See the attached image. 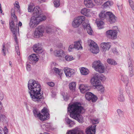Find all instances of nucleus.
Masks as SVG:
<instances>
[{
	"instance_id": "nucleus-64",
	"label": "nucleus",
	"mask_w": 134,
	"mask_h": 134,
	"mask_svg": "<svg viewBox=\"0 0 134 134\" xmlns=\"http://www.w3.org/2000/svg\"><path fill=\"white\" fill-rule=\"evenodd\" d=\"M44 134H49L48 133L46 132V133H44Z\"/></svg>"
},
{
	"instance_id": "nucleus-61",
	"label": "nucleus",
	"mask_w": 134,
	"mask_h": 134,
	"mask_svg": "<svg viewBox=\"0 0 134 134\" xmlns=\"http://www.w3.org/2000/svg\"><path fill=\"white\" fill-rule=\"evenodd\" d=\"M2 131L1 130V129L0 128V134L2 133Z\"/></svg>"
},
{
	"instance_id": "nucleus-53",
	"label": "nucleus",
	"mask_w": 134,
	"mask_h": 134,
	"mask_svg": "<svg viewBox=\"0 0 134 134\" xmlns=\"http://www.w3.org/2000/svg\"><path fill=\"white\" fill-rule=\"evenodd\" d=\"M3 130L4 132V134H7V133L8 132V130L5 127H4Z\"/></svg>"
},
{
	"instance_id": "nucleus-42",
	"label": "nucleus",
	"mask_w": 134,
	"mask_h": 134,
	"mask_svg": "<svg viewBox=\"0 0 134 134\" xmlns=\"http://www.w3.org/2000/svg\"><path fill=\"white\" fill-rule=\"evenodd\" d=\"M54 4L55 7H58L60 5L59 0H55L54 1Z\"/></svg>"
},
{
	"instance_id": "nucleus-26",
	"label": "nucleus",
	"mask_w": 134,
	"mask_h": 134,
	"mask_svg": "<svg viewBox=\"0 0 134 134\" xmlns=\"http://www.w3.org/2000/svg\"><path fill=\"white\" fill-rule=\"evenodd\" d=\"M122 90H120L119 94L118 97V100L120 102H123L125 100L124 97L122 93Z\"/></svg>"
},
{
	"instance_id": "nucleus-17",
	"label": "nucleus",
	"mask_w": 134,
	"mask_h": 134,
	"mask_svg": "<svg viewBox=\"0 0 134 134\" xmlns=\"http://www.w3.org/2000/svg\"><path fill=\"white\" fill-rule=\"evenodd\" d=\"M121 79L122 81L126 85V90L127 92H129L130 90V88L127 89V87L128 86L129 83L128 78V77L124 75H121Z\"/></svg>"
},
{
	"instance_id": "nucleus-16",
	"label": "nucleus",
	"mask_w": 134,
	"mask_h": 134,
	"mask_svg": "<svg viewBox=\"0 0 134 134\" xmlns=\"http://www.w3.org/2000/svg\"><path fill=\"white\" fill-rule=\"evenodd\" d=\"M100 46L102 48V51L105 52L109 50L111 47V45L109 42H103L100 44Z\"/></svg>"
},
{
	"instance_id": "nucleus-47",
	"label": "nucleus",
	"mask_w": 134,
	"mask_h": 134,
	"mask_svg": "<svg viewBox=\"0 0 134 134\" xmlns=\"http://www.w3.org/2000/svg\"><path fill=\"white\" fill-rule=\"evenodd\" d=\"M74 48H75V46L74 45L72 44L70 45L69 47V52L71 51L72 49Z\"/></svg>"
},
{
	"instance_id": "nucleus-32",
	"label": "nucleus",
	"mask_w": 134,
	"mask_h": 134,
	"mask_svg": "<svg viewBox=\"0 0 134 134\" xmlns=\"http://www.w3.org/2000/svg\"><path fill=\"white\" fill-rule=\"evenodd\" d=\"M76 85V82H72L70 83L69 85V87L70 89L72 91L75 90Z\"/></svg>"
},
{
	"instance_id": "nucleus-10",
	"label": "nucleus",
	"mask_w": 134,
	"mask_h": 134,
	"mask_svg": "<svg viewBox=\"0 0 134 134\" xmlns=\"http://www.w3.org/2000/svg\"><path fill=\"white\" fill-rule=\"evenodd\" d=\"M88 44L90 47V51L93 53L97 54L99 52V47L97 44L93 41L90 40L88 41Z\"/></svg>"
},
{
	"instance_id": "nucleus-21",
	"label": "nucleus",
	"mask_w": 134,
	"mask_h": 134,
	"mask_svg": "<svg viewBox=\"0 0 134 134\" xmlns=\"http://www.w3.org/2000/svg\"><path fill=\"white\" fill-rule=\"evenodd\" d=\"M66 134H84L83 131L79 129L76 128L70 130Z\"/></svg>"
},
{
	"instance_id": "nucleus-45",
	"label": "nucleus",
	"mask_w": 134,
	"mask_h": 134,
	"mask_svg": "<svg viewBox=\"0 0 134 134\" xmlns=\"http://www.w3.org/2000/svg\"><path fill=\"white\" fill-rule=\"evenodd\" d=\"M129 1L130 7L132 8V9L133 10L134 8V5L133 2L131 0H129Z\"/></svg>"
},
{
	"instance_id": "nucleus-9",
	"label": "nucleus",
	"mask_w": 134,
	"mask_h": 134,
	"mask_svg": "<svg viewBox=\"0 0 134 134\" xmlns=\"http://www.w3.org/2000/svg\"><path fill=\"white\" fill-rule=\"evenodd\" d=\"M85 20V17L83 16H81L74 19L72 23V25L74 28L79 27Z\"/></svg>"
},
{
	"instance_id": "nucleus-50",
	"label": "nucleus",
	"mask_w": 134,
	"mask_h": 134,
	"mask_svg": "<svg viewBox=\"0 0 134 134\" xmlns=\"http://www.w3.org/2000/svg\"><path fill=\"white\" fill-rule=\"evenodd\" d=\"M64 100L65 101H67L69 99V96L67 94L63 95Z\"/></svg>"
},
{
	"instance_id": "nucleus-25",
	"label": "nucleus",
	"mask_w": 134,
	"mask_h": 134,
	"mask_svg": "<svg viewBox=\"0 0 134 134\" xmlns=\"http://www.w3.org/2000/svg\"><path fill=\"white\" fill-rule=\"evenodd\" d=\"M84 3L87 7L89 8H92L94 6L91 0H84Z\"/></svg>"
},
{
	"instance_id": "nucleus-4",
	"label": "nucleus",
	"mask_w": 134,
	"mask_h": 134,
	"mask_svg": "<svg viewBox=\"0 0 134 134\" xmlns=\"http://www.w3.org/2000/svg\"><path fill=\"white\" fill-rule=\"evenodd\" d=\"M33 112L35 116L38 117L42 121H43L49 118V114L48 110L45 108H44L42 110L41 113L43 115L41 114L40 112L36 109L33 110Z\"/></svg>"
},
{
	"instance_id": "nucleus-40",
	"label": "nucleus",
	"mask_w": 134,
	"mask_h": 134,
	"mask_svg": "<svg viewBox=\"0 0 134 134\" xmlns=\"http://www.w3.org/2000/svg\"><path fill=\"white\" fill-rule=\"evenodd\" d=\"M2 52L3 53L4 56L6 55V48L5 46V44L4 43H3V45Z\"/></svg>"
},
{
	"instance_id": "nucleus-58",
	"label": "nucleus",
	"mask_w": 134,
	"mask_h": 134,
	"mask_svg": "<svg viewBox=\"0 0 134 134\" xmlns=\"http://www.w3.org/2000/svg\"><path fill=\"white\" fill-rule=\"evenodd\" d=\"M22 25V24L20 21H19V23L18 26H21Z\"/></svg>"
},
{
	"instance_id": "nucleus-15",
	"label": "nucleus",
	"mask_w": 134,
	"mask_h": 134,
	"mask_svg": "<svg viewBox=\"0 0 134 134\" xmlns=\"http://www.w3.org/2000/svg\"><path fill=\"white\" fill-rule=\"evenodd\" d=\"M29 59L30 63L32 64H35L38 60V56L35 54H32L30 55L29 57Z\"/></svg>"
},
{
	"instance_id": "nucleus-43",
	"label": "nucleus",
	"mask_w": 134,
	"mask_h": 134,
	"mask_svg": "<svg viewBox=\"0 0 134 134\" xmlns=\"http://www.w3.org/2000/svg\"><path fill=\"white\" fill-rule=\"evenodd\" d=\"M91 121L93 124H98L99 122V119H94L91 120Z\"/></svg>"
},
{
	"instance_id": "nucleus-39",
	"label": "nucleus",
	"mask_w": 134,
	"mask_h": 134,
	"mask_svg": "<svg viewBox=\"0 0 134 134\" xmlns=\"http://www.w3.org/2000/svg\"><path fill=\"white\" fill-rule=\"evenodd\" d=\"M117 112L118 115L119 116L122 117L124 115V112L122 110L118 109L117 110Z\"/></svg>"
},
{
	"instance_id": "nucleus-59",
	"label": "nucleus",
	"mask_w": 134,
	"mask_h": 134,
	"mask_svg": "<svg viewBox=\"0 0 134 134\" xmlns=\"http://www.w3.org/2000/svg\"><path fill=\"white\" fill-rule=\"evenodd\" d=\"M9 64L11 66H12V62L11 61H9Z\"/></svg>"
},
{
	"instance_id": "nucleus-51",
	"label": "nucleus",
	"mask_w": 134,
	"mask_h": 134,
	"mask_svg": "<svg viewBox=\"0 0 134 134\" xmlns=\"http://www.w3.org/2000/svg\"><path fill=\"white\" fill-rule=\"evenodd\" d=\"M47 84L51 87H53L54 85V83L53 82H48L47 83Z\"/></svg>"
},
{
	"instance_id": "nucleus-41",
	"label": "nucleus",
	"mask_w": 134,
	"mask_h": 134,
	"mask_svg": "<svg viewBox=\"0 0 134 134\" xmlns=\"http://www.w3.org/2000/svg\"><path fill=\"white\" fill-rule=\"evenodd\" d=\"M65 59L67 61H70L74 59L73 57L72 56L67 55L65 57Z\"/></svg>"
},
{
	"instance_id": "nucleus-38",
	"label": "nucleus",
	"mask_w": 134,
	"mask_h": 134,
	"mask_svg": "<svg viewBox=\"0 0 134 134\" xmlns=\"http://www.w3.org/2000/svg\"><path fill=\"white\" fill-rule=\"evenodd\" d=\"M107 62L108 63L111 65H115L117 64L116 61L113 59H108L107 60Z\"/></svg>"
},
{
	"instance_id": "nucleus-18",
	"label": "nucleus",
	"mask_w": 134,
	"mask_h": 134,
	"mask_svg": "<svg viewBox=\"0 0 134 134\" xmlns=\"http://www.w3.org/2000/svg\"><path fill=\"white\" fill-rule=\"evenodd\" d=\"M107 15H108V17L109 18V20L110 23H113L115 22L116 17L112 12H108Z\"/></svg>"
},
{
	"instance_id": "nucleus-2",
	"label": "nucleus",
	"mask_w": 134,
	"mask_h": 134,
	"mask_svg": "<svg viewBox=\"0 0 134 134\" xmlns=\"http://www.w3.org/2000/svg\"><path fill=\"white\" fill-rule=\"evenodd\" d=\"M83 108L81 104L78 102H75L71 105H69L68 111L70 113L71 118L78 121L80 123L83 122V118L80 114Z\"/></svg>"
},
{
	"instance_id": "nucleus-62",
	"label": "nucleus",
	"mask_w": 134,
	"mask_h": 134,
	"mask_svg": "<svg viewBox=\"0 0 134 134\" xmlns=\"http://www.w3.org/2000/svg\"><path fill=\"white\" fill-rule=\"evenodd\" d=\"M2 8H0V12L1 13H2Z\"/></svg>"
},
{
	"instance_id": "nucleus-19",
	"label": "nucleus",
	"mask_w": 134,
	"mask_h": 134,
	"mask_svg": "<svg viewBox=\"0 0 134 134\" xmlns=\"http://www.w3.org/2000/svg\"><path fill=\"white\" fill-rule=\"evenodd\" d=\"M34 51L36 53L40 54L43 52V50L39 44H36L34 45L33 47Z\"/></svg>"
},
{
	"instance_id": "nucleus-63",
	"label": "nucleus",
	"mask_w": 134,
	"mask_h": 134,
	"mask_svg": "<svg viewBox=\"0 0 134 134\" xmlns=\"http://www.w3.org/2000/svg\"><path fill=\"white\" fill-rule=\"evenodd\" d=\"M50 51L51 52L52 51H53V49L52 48L50 49Z\"/></svg>"
},
{
	"instance_id": "nucleus-24",
	"label": "nucleus",
	"mask_w": 134,
	"mask_h": 134,
	"mask_svg": "<svg viewBox=\"0 0 134 134\" xmlns=\"http://www.w3.org/2000/svg\"><path fill=\"white\" fill-rule=\"evenodd\" d=\"M81 92L84 93L89 90V87L86 85H81L79 87Z\"/></svg>"
},
{
	"instance_id": "nucleus-37",
	"label": "nucleus",
	"mask_w": 134,
	"mask_h": 134,
	"mask_svg": "<svg viewBox=\"0 0 134 134\" xmlns=\"http://www.w3.org/2000/svg\"><path fill=\"white\" fill-rule=\"evenodd\" d=\"M93 94L91 92H87L85 94V97L86 99L88 101L91 100V98Z\"/></svg>"
},
{
	"instance_id": "nucleus-22",
	"label": "nucleus",
	"mask_w": 134,
	"mask_h": 134,
	"mask_svg": "<svg viewBox=\"0 0 134 134\" xmlns=\"http://www.w3.org/2000/svg\"><path fill=\"white\" fill-rule=\"evenodd\" d=\"M81 12L82 14L87 16L90 17L91 16V12L90 10L87 8H84L82 9Z\"/></svg>"
},
{
	"instance_id": "nucleus-52",
	"label": "nucleus",
	"mask_w": 134,
	"mask_h": 134,
	"mask_svg": "<svg viewBox=\"0 0 134 134\" xmlns=\"http://www.w3.org/2000/svg\"><path fill=\"white\" fill-rule=\"evenodd\" d=\"M27 70L28 71H30L31 69V66L30 65L27 64L26 65Z\"/></svg>"
},
{
	"instance_id": "nucleus-54",
	"label": "nucleus",
	"mask_w": 134,
	"mask_h": 134,
	"mask_svg": "<svg viewBox=\"0 0 134 134\" xmlns=\"http://www.w3.org/2000/svg\"><path fill=\"white\" fill-rule=\"evenodd\" d=\"M128 65L129 64H130V62L132 63L131 61V57H129V59L128 60Z\"/></svg>"
},
{
	"instance_id": "nucleus-1",
	"label": "nucleus",
	"mask_w": 134,
	"mask_h": 134,
	"mask_svg": "<svg viewBox=\"0 0 134 134\" xmlns=\"http://www.w3.org/2000/svg\"><path fill=\"white\" fill-rule=\"evenodd\" d=\"M27 86L29 93L32 100L37 102L41 101L43 96L40 93L41 88L39 83L34 80L31 79L28 82Z\"/></svg>"
},
{
	"instance_id": "nucleus-27",
	"label": "nucleus",
	"mask_w": 134,
	"mask_h": 134,
	"mask_svg": "<svg viewBox=\"0 0 134 134\" xmlns=\"http://www.w3.org/2000/svg\"><path fill=\"white\" fill-rule=\"evenodd\" d=\"M14 37L16 43L15 44V50L17 55H19L20 54V50L18 44V43L16 39V36H14Z\"/></svg>"
},
{
	"instance_id": "nucleus-31",
	"label": "nucleus",
	"mask_w": 134,
	"mask_h": 134,
	"mask_svg": "<svg viewBox=\"0 0 134 134\" xmlns=\"http://www.w3.org/2000/svg\"><path fill=\"white\" fill-rule=\"evenodd\" d=\"M107 12L105 13L104 11H102L99 14V16L100 19L103 20L104 18L108 17V16L107 15Z\"/></svg>"
},
{
	"instance_id": "nucleus-5",
	"label": "nucleus",
	"mask_w": 134,
	"mask_h": 134,
	"mask_svg": "<svg viewBox=\"0 0 134 134\" xmlns=\"http://www.w3.org/2000/svg\"><path fill=\"white\" fill-rule=\"evenodd\" d=\"M11 15L13 20H12L9 23L10 28L14 36H16L17 34H18V30H17V27H15L14 21H17L18 20L17 16L15 15L14 10L12 9L11 10Z\"/></svg>"
},
{
	"instance_id": "nucleus-13",
	"label": "nucleus",
	"mask_w": 134,
	"mask_h": 134,
	"mask_svg": "<svg viewBox=\"0 0 134 134\" xmlns=\"http://www.w3.org/2000/svg\"><path fill=\"white\" fill-rule=\"evenodd\" d=\"M53 54L55 56L62 58H64L65 55L64 52L61 49L55 50L54 51Z\"/></svg>"
},
{
	"instance_id": "nucleus-36",
	"label": "nucleus",
	"mask_w": 134,
	"mask_h": 134,
	"mask_svg": "<svg viewBox=\"0 0 134 134\" xmlns=\"http://www.w3.org/2000/svg\"><path fill=\"white\" fill-rule=\"evenodd\" d=\"M65 120L67 124L69 125V126L70 127H72V126L75 124L74 122L68 118H65Z\"/></svg>"
},
{
	"instance_id": "nucleus-35",
	"label": "nucleus",
	"mask_w": 134,
	"mask_h": 134,
	"mask_svg": "<svg viewBox=\"0 0 134 134\" xmlns=\"http://www.w3.org/2000/svg\"><path fill=\"white\" fill-rule=\"evenodd\" d=\"M96 23L99 29H102L103 27L104 23L103 21H98L97 20L96 21Z\"/></svg>"
},
{
	"instance_id": "nucleus-60",
	"label": "nucleus",
	"mask_w": 134,
	"mask_h": 134,
	"mask_svg": "<svg viewBox=\"0 0 134 134\" xmlns=\"http://www.w3.org/2000/svg\"><path fill=\"white\" fill-rule=\"evenodd\" d=\"M1 21V23L2 24H3L4 23V21H3V20H2Z\"/></svg>"
},
{
	"instance_id": "nucleus-30",
	"label": "nucleus",
	"mask_w": 134,
	"mask_h": 134,
	"mask_svg": "<svg viewBox=\"0 0 134 134\" xmlns=\"http://www.w3.org/2000/svg\"><path fill=\"white\" fill-rule=\"evenodd\" d=\"M75 48L77 50L82 49V47L81 46V42L80 41H77L74 42Z\"/></svg>"
},
{
	"instance_id": "nucleus-44",
	"label": "nucleus",
	"mask_w": 134,
	"mask_h": 134,
	"mask_svg": "<svg viewBox=\"0 0 134 134\" xmlns=\"http://www.w3.org/2000/svg\"><path fill=\"white\" fill-rule=\"evenodd\" d=\"M97 99V97L96 96L93 94L91 99L92 101L93 102H96Z\"/></svg>"
},
{
	"instance_id": "nucleus-48",
	"label": "nucleus",
	"mask_w": 134,
	"mask_h": 134,
	"mask_svg": "<svg viewBox=\"0 0 134 134\" xmlns=\"http://www.w3.org/2000/svg\"><path fill=\"white\" fill-rule=\"evenodd\" d=\"M117 6L118 7V8L120 10H121L122 9V4H119L118 3Z\"/></svg>"
},
{
	"instance_id": "nucleus-14",
	"label": "nucleus",
	"mask_w": 134,
	"mask_h": 134,
	"mask_svg": "<svg viewBox=\"0 0 134 134\" xmlns=\"http://www.w3.org/2000/svg\"><path fill=\"white\" fill-rule=\"evenodd\" d=\"M64 70L66 76L68 77H71L75 73V71L74 69L68 68H64Z\"/></svg>"
},
{
	"instance_id": "nucleus-3",
	"label": "nucleus",
	"mask_w": 134,
	"mask_h": 134,
	"mask_svg": "<svg viewBox=\"0 0 134 134\" xmlns=\"http://www.w3.org/2000/svg\"><path fill=\"white\" fill-rule=\"evenodd\" d=\"M99 76L98 73L94 74L93 77L91 79V82L94 89H96L98 91L102 93H103L104 91V88L101 85V82L99 80Z\"/></svg>"
},
{
	"instance_id": "nucleus-29",
	"label": "nucleus",
	"mask_w": 134,
	"mask_h": 134,
	"mask_svg": "<svg viewBox=\"0 0 134 134\" xmlns=\"http://www.w3.org/2000/svg\"><path fill=\"white\" fill-rule=\"evenodd\" d=\"M81 74L83 75H87L88 74L89 71L88 69L84 67H82L80 69Z\"/></svg>"
},
{
	"instance_id": "nucleus-28",
	"label": "nucleus",
	"mask_w": 134,
	"mask_h": 134,
	"mask_svg": "<svg viewBox=\"0 0 134 134\" xmlns=\"http://www.w3.org/2000/svg\"><path fill=\"white\" fill-rule=\"evenodd\" d=\"M129 67V76L131 77H132L133 75V68L132 66V64L130 62V64L128 65Z\"/></svg>"
},
{
	"instance_id": "nucleus-11",
	"label": "nucleus",
	"mask_w": 134,
	"mask_h": 134,
	"mask_svg": "<svg viewBox=\"0 0 134 134\" xmlns=\"http://www.w3.org/2000/svg\"><path fill=\"white\" fill-rule=\"evenodd\" d=\"M44 32V27L43 26L40 25L36 28L34 33V37L36 38L42 37Z\"/></svg>"
},
{
	"instance_id": "nucleus-57",
	"label": "nucleus",
	"mask_w": 134,
	"mask_h": 134,
	"mask_svg": "<svg viewBox=\"0 0 134 134\" xmlns=\"http://www.w3.org/2000/svg\"><path fill=\"white\" fill-rule=\"evenodd\" d=\"M113 52L115 54L117 53V51L116 49H114L113 50Z\"/></svg>"
},
{
	"instance_id": "nucleus-20",
	"label": "nucleus",
	"mask_w": 134,
	"mask_h": 134,
	"mask_svg": "<svg viewBox=\"0 0 134 134\" xmlns=\"http://www.w3.org/2000/svg\"><path fill=\"white\" fill-rule=\"evenodd\" d=\"M96 125L93 126L88 127L86 130V133L87 134H95L96 132Z\"/></svg>"
},
{
	"instance_id": "nucleus-8",
	"label": "nucleus",
	"mask_w": 134,
	"mask_h": 134,
	"mask_svg": "<svg viewBox=\"0 0 134 134\" xmlns=\"http://www.w3.org/2000/svg\"><path fill=\"white\" fill-rule=\"evenodd\" d=\"M92 67L97 71L100 73L104 72L105 68L100 61H95L93 62Z\"/></svg>"
},
{
	"instance_id": "nucleus-7",
	"label": "nucleus",
	"mask_w": 134,
	"mask_h": 134,
	"mask_svg": "<svg viewBox=\"0 0 134 134\" xmlns=\"http://www.w3.org/2000/svg\"><path fill=\"white\" fill-rule=\"evenodd\" d=\"M119 31L117 26H115L113 27L112 29L108 30L106 32V35L108 37L113 39H115L117 37Z\"/></svg>"
},
{
	"instance_id": "nucleus-23",
	"label": "nucleus",
	"mask_w": 134,
	"mask_h": 134,
	"mask_svg": "<svg viewBox=\"0 0 134 134\" xmlns=\"http://www.w3.org/2000/svg\"><path fill=\"white\" fill-rule=\"evenodd\" d=\"M40 9L38 6H36L34 7L32 11L33 14V16H38L40 15H43V14H40Z\"/></svg>"
},
{
	"instance_id": "nucleus-56",
	"label": "nucleus",
	"mask_w": 134,
	"mask_h": 134,
	"mask_svg": "<svg viewBox=\"0 0 134 134\" xmlns=\"http://www.w3.org/2000/svg\"><path fill=\"white\" fill-rule=\"evenodd\" d=\"M48 124L46 123L43 125V126H45L46 128H47L49 127L48 126Z\"/></svg>"
},
{
	"instance_id": "nucleus-46",
	"label": "nucleus",
	"mask_w": 134,
	"mask_h": 134,
	"mask_svg": "<svg viewBox=\"0 0 134 134\" xmlns=\"http://www.w3.org/2000/svg\"><path fill=\"white\" fill-rule=\"evenodd\" d=\"M33 4H30L29 6V7L28 8V11L29 12H32L33 10Z\"/></svg>"
},
{
	"instance_id": "nucleus-34",
	"label": "nucleus",
	"mask_w": 134,
	"mask_h": 134,
	"mask_svg": "<svg viewBox=\"0 0 134 134\" xmlns=\"http://www.w3.org/2000/svg\"><path fill=\"white\" fill-rule=\"evenodd\" d=\"M53 70L56 74H58L60 76L62 75L63 72V71L62 70L59 69L58 68H53Z\"/></svg>"
},
{
	"instance_id": "nucleus-49",
	"label": "nucleus",
	"mask_w": 134,
	"mask_h": 134,
	"mask_svg": "<svg viewBox=\"0 0 134 134\" xmlns=\"http://www.w3.org/2000/svg\"><path fill=\"white\" fill-rule=\"evenodd\" d=\"M14 6L15 7H16L17 8L19 9L20 8V6L19 5V2L17 1H16L14 4Z\"/></svg>"
},
{
	"instance_id": "nucleus-6",
	"label": "nucleus",
	"mask_w": 134,
	"mask_h": 134,
	"mask_svg": "<svg viewBox=\"0 0 134 134\" xmlns=\"http://www.w3.org/2000/svg\"><path fill=\"white\" fill-rule=\"evenodd\" d=\"M46 16L43 15H41L38 16H33L29 23V26L31 28H34L39 24L40 22L45 20Z\"/></svg>"
},
{
	"instance_id": "nucleus-33",
	"label": "nucleus",
	"mask_w": 134,
	"mask_h": 134,
	"mask_svg": "<svg viewBox=\"0 0 134 134\" xmlns=\"http://www.w3.org/2000/svg\"><path fill=\"white\" fill-rule=\"evenodd\" d=\"M112 4L113 3L111 2L108 1L104 3L103 5V7L104 9H106L109 8Z\"/></svg>"
},
{
	"instance_id": "nucleus-12",
	"label": "nucleus",
	"mask_w": 134,
	"mask_h": 134,
	"mask_svg": "<svg viewBox=\"0 0 134 134\" xmlns=\"http://www.w3.org/2000/svg\"><path fill=\"white\" fill-rule=\"evenodd\" d=\"M89 20H86L85 21H84L82 24L84 29H86L87 32L88 34L92 35L93 32V30L90 27V25L88 24Z\"/></svg>"
},
{
	"instance_id": "nucleus-55",
	"label": "nucleus",
	"mask_w": 134,
	"mask_h": 134,
	"mask_svg": "<svg viewBox=\"0 0 134 134\" xmlns=\"http://www.w3.org/2000/svg\"><path fill=\"white\" fill-rule=\"evenodd\" d=\"M131 46L133 48H134V43L132 42L131 44Z\"/></svg>"
}]
</instances>
